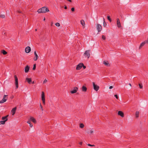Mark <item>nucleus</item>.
<instances>
[{"instance_id": "nucleus-1", "label": "nucleus", "mask_w": 148, "mask_h": 148, "mask_svg": "<svg viewBox=\"0 0 148 148\" xmlns=\"http://www.w3.org/2000/svg\"><path fill=\"white\" fill-rule=\"evenodd\" d=\"M49 11V10L46 7H44L39 9L38 10L37 12L39 13H45Z\"/></svg>"}, {"instance_id": "nucleus-2", "label": "nucleus", "mask_w": 148, "mask_h": 148, "mask_svg": "<svg viewBox=\"0 0 148 148\" xmlns=\"http://www.w3.org/2000/svg\"><path fill=\"white\" fill-rule=\"evenodd\" d=\"M96 29L98 31L97 34H99L102 29V27L101 25L99 24H97V25Z\"/></svg>"}, {"instance_id": "nucleus-3", "label": "nucleus", "mask_w": 148, "mask_h": 148, "mask_svg": "<svg viewBox=\"0 0 148 148\" xmlns=\"http://www.w3.org/2000/svg\"><path fill=\"white\" fill-rule=\"evenodd\" d=\"M90 50H88L86 51L85 52L84 54V55L85 56V57H87L88 58H89L90 57Z\"/></svg>"}, {"instance_id": "nucleus-4", "label": "nucleus", "mask_w": 148, "mask_h": 148, "mask_svg": "<svg viewBox=\"0 0 148 148\" xmlns=\"http://www.w3.org/2000/svg\"><path fill=\"white\" fill-rule=\"evenodd\" d=\"M41 99L42 101V103L43 104H45V93L44 92H42L41 95Z\"/></svg>"}, {"instance_id": "nucleus-5", "label": "nucleus", "mask_w": 148, "mask_h": 148, "mask_svg": "<svg viewBox=\"0 0 148 148\" xmlns=\"http://www.w3.org/2000/svg\"><path fill=\"white\" fill-rule=\"evenodd\" d=\"M7 95H4L3 97V98L2 100L0 101V103H3L5 102L7 99V97L6 98Z\"/></svg>"}, {"instance_id": "nucleus-6", "label": "nucleus", "mask_w": 148, "mask_h": 148, "mask_svg": "<svg viewBox=\"0 0 148 148\" xmlns=\"http://www.w3.org/2000/svg\"><path fill=\"white\" fill-rule=\"evenodd\" d=\"M83 66V63H80L77 65L76 69L77 70H79L81 69Z\"/></svg>"}, {"instance_id": "nucleus-7", "label": "nucleus", "mask_w": 148, "mask_h": 148, "mask_svg": "<svg viewBox=\"0 0 148 148\" xmlns=\"http://www.w3.org/2000/svg\"><path fill=\"white\" fill-rule=\"evenodd\" d=\"M93 84L94 89L95 90L97 91L99 89V86L95 84V83L94 82H93Z\"/></svg>"}, {"instance_id": "nucleus-8", "label": "nucleus", "mask_w": 148, "mask_h": 148, "mask_svg": "<svg viewBox=\"0 0 148 148\" xmlns=\"http://www.w3.org/2000/svg\"><path fill=\"white\" fill-rule=\"evenodd\" d=\"M78 90V88L77 87H74L73 90H71L70 92L72 94H74Z\"/></svg>"}, {"instance_id": "nucleus-9", "label": "nucleus", "mask_w": 148, "mask_h": 148, "mask_svg": "<svg viewBox=\"0 0 148 148\" xmlns=\"http://www.w3.org/2000/svg\"><path fill=\"white\" fill-rule=\"evenodd\" d=\"M117 20V26L118 27V28H120L121 27V23L120 21V20L119 18H117L116 19Z\"/></svg>"}, {"instance_id": "nucleus-10", "label": "nucleus", "mask_w": 148, "mask_h": 148, "mask_svg": "<svg viewBox=\"0 0 148 148\" xmlns=\"http://www.w3.org/2000/svg\"><path fill=\"white\" fill-rule=\"evenodd\" d=\"M31 51V49L30 47L28 46L26 47L25 51L26 53H29Z\"/></svg>"}, {"instance_id": "nucleus-11", "label": "nucleus", "mask_w": 148, "mask_h": 148, "mask_svg": "<svg viewBox=\"0 0 148 148\" xmlns=\"http://www.w3.org/2000/svg\"><path fill=\"white\" fill-rule=\"evenodd\" d=\"M16 107L12 109L11 111L12 114V115H14L16 112Z\"/></svg>"}, {"instance_id": "nucleus-12", "label": "nucleus", "mask_w": 148, "mask_h": 148, "mask_svg": "<svg viewBox=\"0 0 148 148\" xmlns=\"http://www.w3.org/2000/svg\"><path fill=\"white\" fill-rule=\"evenodd\" d=\"M29 69V67L27 65L25 68V73H27L28 72Z\"/></svg>"}, {"instance_id": "nucleus-13", "label": "nucleus", "mask_w": 148, "mask_h": 148, "mask_svg": "<svg viewBox=\"0 0 148 148\" xmlns=\"http://www.w3.org/2000/svg\"><path fill=\"white\" fill-rule=\"evenodd\" d=\"M118 115L121 116L122 117H123L124 116V113L121 111H118Z\"/></svg>"}, {"instance_id": "nucleus-14", "label": "nucleus", "mask_w": 148, "mask_h": 148, "mask_svg": "<svg viewBox=\"0 0 148 148\" xmlns=\"http://www.w3.org/2000/svg\"><path fill=\"white\" fill-rule=\"evenodd\" d=\"M34 55L35 56V57H34V61H36L38 59V56L36 52V51H35L34 52Z\"/></svg>"}, {"instance_id": "nucleus-15", "label": "nucleus", "mask_w": 148, "mask_h": 148, "mask_svg": "<svg viewBox=\"0 0 148 148\" xmlns=\"http://www.w3.org/2000/svg\"><path fill=\"white\" fill-rule=\"evenodd\" d=\"M103 63L106 66H110V64H109L107 61H104L103 62Z\"/></svg>"}, {"instance_id": "nucleus-16", "label": "nucleus", "mask_w": 148, "mask_h": 148, "mask_svg": "<svg viewBox=\"0 0 148 148\" xmlns=\"http://www.w3.org/2000/svg\"><path fill=\"white\" fill-rule=\"evenodd\" d=\"M87 90V88L85 86H83L82 87V91L83 92H85Z\"/></svg>"}, {"instance_id": "nucleus-17", "label": "nucleus", "mask_w": 148, "mask_h": 148, "mask_svg": "<svg viewBox=\"0 0 148 148\" xmlns=\"http://www.w3.org/2000/svg\"><path fill=\"white\" fill-rule=\"evenodd\" d=\"M26 81L29 83V84H31L32 82V79L31 78H27L26 79Z\"/></svg>"}, {"instance_id": "nucleus-18", "label": "nucleus", "mask_w": 148, "mask_h": 148, "mask_svg": "<svg viewBox=\"0 0 148 148\" xmlns=\"http://www.w3.org/2000/svg\"><path fill=\"white\" fill-rule=\"evenodd\" d=\"M8 116V115H7L3 117L1 119L3 121H8L7 117Z\"/></svg>"}, {"instance_id": "nucleus-19", "label": "nucleus", "mask_w": 148, "mask_h": 148, "mask_svg": "<svg viewBox=\"0 0 148 148\" xmlns=\"http://www.w3.org/2000/svg\"><path fill=\"white\" fill-rule=\"evenodd\" d=\"M146 44V43L144 41L143 42H142L140 45L139 49H140L142 48V47L144 46Z\"/></svg>"}, {"instance_id": "nucleus-20", "label": "nucleus", "mask_w": 148, "mask_h": 148, "mask_svg": "<svg viewBox=\"0 0 148 148\" xmlns=\"http://www.w3.org/2000/svg\"><path fill=\"white\" fill-rule=\"evenodd\" d=\"M30 120L34 123H36V119L33 117H31L30 118Z\"/></svg>"}, {"instance_id": "nucleus-21", "label": "nucleus", "mask_w": 148, "mask_h": 148, "mask_svg": "<svg viewBox=\"0 0 148 148\" xmlns=\"http://www.w3.org/2000/svg\"><path fill=\"white\" fill-rule=\"evenodd\" d=\"M1 52L4 55H5L7 53V52L4 50H2L1 51Z\"/></svg>"}, {"instance_id": "nucleus-22", "label": "nucleus", "mask_w": 148, "mask_h": 148, "mask_svg": "<svg viewBox=\"0 0 148 148\" xmlns=\"http://www.w3.org/2000/svg\"><path fill=\"white\" fill-rule=\"evenodd\" d=\"M139 112L138 111H136V118H138L139 117Z\"/></svg>"}, {"instance_id": "nucleus-23", "label": "nucleus", "mask_w": 148, "mask_h": 148, "mask_svg": "<svg viewBox=\"0 0 148 148\" xmlns=\"http://www.w3.org/2000/svg\"><path fill=\"white\" fill-rule=\"evenodd\" d=\"M80 23L83 26H84L85 25L84 21L83 20H81L80 21Z\"/></svg>"}, {"instance_id": "nucleus-24", "label": "nucleus", "mask_w": 148, "mask_h": 148, "mask_svg": "<svg viewBox=\"0 0 148 148\" xmlns=\"http://www.w3.org/2000/svg\"><path fill=\"white\" fill-rule=\"evenodd\" d=\"M15 85H16V88H18V81L15 82Z\"/></svg>"}, {"instance_id": "nucleus-25", "label": "nucleus", "mask_w": 148, "mask_h": 148, "mask_svg": "<svg viewBox=\"0 0 148 148\" xmlns=\"http://www.w3.org/2000/svg\"><path fill=\"white\" fill-rule=\"evenodd\" d=\"M6 122V121H0V125L1 124H4Z\"/></svg>"}, {"instance_id": "nucleus-26", "label": "nucleus", "mask_w": 148, "mask_h": 148, "mask_svg": "<svg viewBox=\"0 0 148 148\" xmlns=\"http://www.w3.org/2000/svg\"><path fill=\"white\" fill-rule=\"evenodd\" d=\"M103 26L105 27H106V25H107V24H106V22H105V19H104V18H103Z\"/></svg>"}, {"instance_id": "nucleus-27", "label": "nucleus", "mask_w": 148, "mask_h": 148, "mask_svg": "<svg viewBox=\"0 0 148 148\" xmlns=\"http://www.w3.org/2000/svg\"><path fill=\"white\" fill-rule=\"evenodd\" d=\"M80 127L82 128H83L84 126V125L83 123H80L79 125Z\"/></svg>"}, {"instance_id": "nucleus-28", "label": "nucleus", "mask_w": 148, "mask_h": 148, "mask_svg": "<svg viewBox=\"0 0 148 148\" xmlns=\"http://www.w3.org/2000/svg\"><path fill=\"white\" fill-rule=\"evenodd\" d=\"M14 77L15 78V82L18 81V79L16 75H15L14 76Z\"/></svg>"}, {"instance_id": "nucleus-29", "label": "nucleus", "mask_w": 148, "mask_h": 148, "mask_svg": "<svg viewBox=\"0 0 148 148\" xmlns=\"http://www.w3.org/2000/svg\"><path fill=\"white\" fill-rule=\"evenodd\" d=\"M138 85L140 88L142 89L143 88V86L142 84H139Z\"/></svg>"}, {"instance_id": "nucleus-30", "label": "nucleus", "mask_w": 148, "mask_h": 148, "mask_svg": "<svg viewBox=\"0 0 148 148\" xmlns=\"http://www.w3.org/2000/svg\"><path fill=\"white\" fill-rule=\"evenodd\" d=\"M5 15L3 14H1L0 15V17L2 18H4L5 17Z\"/></svg>"}, {"instance_id": "nucleus-31", "label": "nucleus", "mask_w": 148, "mask_h": 148, "mask_svg": "<svg viewBox=\"0 0 148 148\" xmlns=\"http://www.w3.org/2000/svg\"><path fill=\"white\" fill-rule=\"evenodd\" d=\"M107 19H108L109 20L110 22H111L112 21L111 19L110 16H107Z\"/></svg>"}, {"instance_id": "nucleus-32", "label": "nucleus", "mask_w": 148, "mask_h": 148, "mask_svg": "<svg viewBox=\"0 0 148 148\" xmlns=\"http://www.w3.org/2000/svg\"><path fill=\"white\" fill-rule=\"evenodd\" d=\"M36 64H34L33 66V70H34L36 69Z\"/></svg>"}, {"instance_id": "nucleus-33", "label": "nucleus", "mask_w": 148, "mask_h": 148, "mask_svg": "<svg viewBox=\"0 0 148 148\" xmlns=\"http://www.w3.org/2000/svg\"><path fill=\"white\" fill-rule=\"evenodd\" d=\"M55 25L56 26H58V27H59L60 26V23H55Z\"/></svg>"}, {"instance_id": "nucleus-34", "label": "nucleus", "mask_w": 148, "mask_h": 148, "mask_svg": "<svg viewBox=\"0 0 148 148\" xmlns=\"http://www.w3.org/2000/svg\"><path fill=\"white\" fill-rule=\"evenodd\" d=\"M102 38L103 40H105L106 39V37L104 36V35H102Z\"/></svg>"}, {"instance_id": "nucleus-35", "label": "nucleus", "mask_w": 148, "mask_h": 148, "mask_svg": "<svg viewBox=\"0 0 148 148\" xmlns=\"http://www.w3.org/2000/svg\"><path fill=\"white\" fill-rule=\"evenodd\" d=\"M40 108H41V110L43 111V107H42V106L40 104Z\"/></svg>"}, {"instance_id": "nucleus-36", "label": "nucleus", "mask_w": 148, "mask_h": 148, "mask_svg": "<svg viewBox=\"0 0 148 148\" xmlns=\"http://www.w3.org/2000/svg\"><path fill=\"white\" fill-rule=\"evenodd\" d=\"M87 145L88 146H91V147H93V146H95V145H91L90 144H87Z\"/></svg>"}, {"instance_id": "nucleus-37", "label": "nucleus", "mask_w": 148, "mask_h": 148, "mask_svg": "<svg viewBox=\"0 0 148 148\" xmlns=\"http://www.w3.org/2000/svg\"><path fill=\"white\" fill-rule=\"evenodd\" d=\"M71 11L73 12H74L75 11V8L74 7L72 8L71 9Z\"/></svg>"}, {"instance_id": "nucleus-38", "label": "nucleus", "mask_w": 148, "mask_h": 148, "mask_svg": "<svg viewBox=\"0 0 148 148\" xmlns=\"http://www.w3.org/2000/svg\"><path fill=\"white\" fill-rule=\"evenodd\" d=\"M114 97L118 99V97L117 95L116 94L114 95Z\"/></svg>"}, {"instance_id": "nucleus-39", "label": "nucleus", "mask_w": 148, "mask_h": 148, "mask_svg": "<svg viewBox=\"0 0 148 148\" xmlns=\"http://www.w3.org/2000/svg\"><path fill=\"white\" fill-rule=\"evenodd\" d=\"M47 82V80L46 79H45L44 82H43V83H46Z\"/></svg>"}, {"instance_id": "nucleus-40", "label": "nucleus", "mask_w": 148, "mask_h": 148, "mask_svg": "<svg viewBox=\"0 0 148 148\" xmlns=\"http://www.w3.org/2000/svg\"><path fill=\"white\" fill-rule=\"evenodd\" d=\"M93 133V131L92 130H90V134H92Z\"/></svg>"}, {"instance_id": "nucleus-41", "label": "nucleus", "mask_w": 148, "mask_h": 148, "mask_svg": "<svg viewBox=\"0 0 148 148\" xmlns=\"http://www.w3.org/2000/svg\"><path fill=\"white\" fill-rule=\"evenodd\" d=\"M146 43H148V38L147 39V40H146L144 41Z\"/></svg>"}, {"instance_id": "nucleus-42", "label": "nucleus", "mask_w": 148, "mask_h": 148, "mask_svg": "<svg viewBox=\"0 0 148 148\" xmlns=\"http://www.w3.org/2000/svg\"><path fill=\"white\" fill-rule=\"evenodd\" d=\"M82 67H83V69H85L86 68V66H84V64H83V66H82Z\"/></svg>"}, {"instance_id": "nucleus-43", "label": "nucleus", "mask_w": 148, "mask_h": 148, "mask_svg": "<svg viewBox=\"0 0 148 148\" xmlns=\"http://www.w3.org/2000/svg\"><path fill=\"white\" fill-rule=\"evenodd\" d=\"M27 123L29 124H30L31 123V122H30V121H28L27 122Z\"/></svg>"}, {"instance_id": "nucleus-44", "label": "nucleus", "mask_w": 148, "mask_h": 148, "mask_svg": "<svg viewBox=\"0 0 148 148\" xmlns=\"http://www.w3.org/2000/svg\"><path fill=\"white\" fill-rule=\"evenodd\" d=\"M29 126L31 127H32V126H33V125L31 123L29 124Z\"/></svg>"}, {"instance_id": "nucleus-45", "label": "nucleus", "mask_w": 148, "mask_h": 148, "mask_svg": "<svg viewBox=\"0 0 148 148\" xmlns=\"http://www.w3.org/2000/svg\"><path fill=\"white\" fill-rule=\"evenodd\" d=\"M113 88V86H110L109 87V89H112Z\"/></svg>"}, {"instance_id": "nucleus-46", "label": "nucleus", "mask_w": 148, "mask_h": 148, "mask_svg": "<svg viewBox=\"0 0 148 148\" xmlns=\"http://www.w3.org/2000/svg\"><path fill=\"white\" fill-rule=\"evenodd\" d=\"M64 9H67V6H66V5H65L64 6Z\"/></svg>"}, {"instance_id": "nucleus-47", "label": "nucleus", "mask_w": 148, "mask_h": 148, "mask_svg": "<svg viewBox=\"0 0 148 148\" xmlns=\"http://www.w3.org/2000/svg\"><path fill=\"white\" fill-rule=\"evenodd\" d=\"M82 142H81L79 143V144L81 145H82Z\"/></svg>"}, {"instance_id": "nucleus-48", "label": "nucleus", "mask_w": 148, "mask_h": 148, "mask_svg": "<svg viewBox=\"0 0 148 148\" xmlns=\"http://www.w3.org/2000/svg\"><path fill=\"white\" fill-rule=\"evenodd\" d=\"M67 1H68L69 2H71L72 1L71 0H67Z\"/></svg>"}, {"instance_id": "nucleus-49", "label": "nucleus", "mask_w": 148, "mask_h": 148, "mask_svg": "<svg viewBox=\"0 0 148 148\" xmlns=\"http://www.w3.org/2000/svg\"><path fill=\"white\" fill-rule=\"evenodd\" d=\"M18 12L19 13H21V11H18Z\"/></svg>"}, {"instance_id": "nucleus-50", "label": "nucleus", "mask_w": 148, "mask_h": 148, "mask_svg": "<svg viewBox=\"0 0 148 148\" xmlns=\"http://www.w3.org/2000/svg\"><path fill=\"white\" fill-rule=\"evenodd\" d=\"M129 84V85L130 86H132V85H131V84L130 83Z\"/></svg>"}, {"instance_id": "nucleus-51", "label": "nucleus", "mask_w": 148, "mask_h": 148, "mask_svg": "<svg viewBox=\"0 0 148 148\" xmlns=\"http://www.w3.org/2000/svg\"><path fill=\"white\" fill-rule=\"evenodd\" d=\"M32 84H34V81H33V82H32Z\"/></svg>"}, {"instance_id": "nucleus-52", "label": "nucleus", "mask_w": 148, "mask_h": 148, "mask_svg": "<svg viewBox=\"0 0 148 148\" xmlns=\"http://www.w3.org/2000/svg\"><path fill=\"white\" fill-rule=\"evenodd\" d=\"M45 18H44L43 20H44V21H45Z\"/></svg>"}, {"instance_id": "nucleus-53", "label": "nucleus", "mask_w": 148, "mask_h": 148, "mask_svg": "<svg viewBox=\"0 0 148 148\" xmlns=\"http://www.w3.org/2000/svg\"><path fill=\"white\" fill-rule=\"evenodd\" d=\"M37 30V29H35V31H36Z\"/></svg>"}, {"instance_id": "nucleus-54", "label": "nucleus", "mask_w": 148, "mask_h": 148, "mask_svg": "<svg viewBox=\"0 0 148 148\" xmlns=\"http://www.w3.org/2000/svg\"><path fill=\"white\" fill-rule=\"evenodd\" d=\"M11 98L12 99L13 98V97H11Z\"/></svg>"}]
</instances>
